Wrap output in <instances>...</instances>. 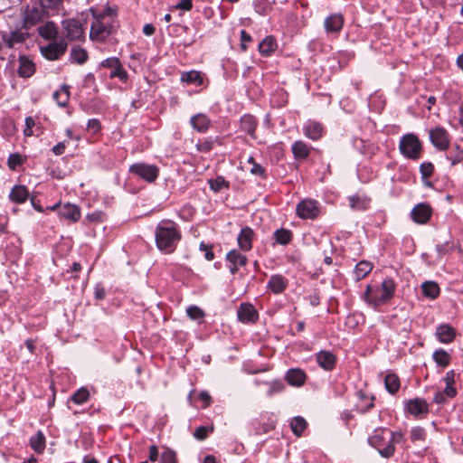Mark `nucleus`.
<instances>
[{
	"instance_id": "obj_9",
	"label": "nucleus",
	"mask_w": 463,
	"mask_h": 463,
	"mask_svg": "<svg viewBox=\"0 0 463 463\" xmlns=\"http://www.w3.org/2000/svg\"><path fill=\"white\" fill-rule=\"evenodd\" d=\"M2 44L8 49H14L24 43L29 38V33L24 29L23 25L20 28L9 32H2L0 33Z\"/></svg>"
},
{
	"instance_id": "obj_34",
	"label": "nucleus",
	"mask_w": 463,
	"mask_h": 463,
	"mask_svg": "<svg viewBox=\"0 0 463 463\" xmlns=\"http://www.w3.org/2000/svg\"><path fill=\"white\" fill-rule=\"evenodd\" d=\"M278 47L276 39L269 35L259 43V52L263 56H269Z\"/></svg>"
},
{
	"instance_id": "obj_3",
	"label": "nucleus",
	"mask_w": 463,
	"mask_h": 463,
	"mask_svg": "<svg viewBox=\"0 0 463 463\" xmlns=\"http://www.w3.org/2000/svg\"><path fill=\"white\" fill-rule=\"evenodd\" d=\"M396 284L391 278L385 279L381 286L368 285L364 294V300L377 308L388 303L394 296Z\"/></svg>"
},
{
	"instance_id": "obj_43",
	"label": "nucleus",
	"mask_w": 463,
	"mask_h": 463,
	"mask_svg": "<svg viewBox=\"0 0 463 463\" xmlns=\"http://www.w3.org/2000/svg\"><path fill=\"white\" fill-rule=\"evenodd\" d=\"M90 399V392L86 387H81L77 390L69 399L75 404L81 405L87 402Z\"/></svg>"
},
{
	"instance_id": "obj_22",
	"label": "nucleus",
	"mask_w": 463,
	"mask_h": 463,
	"mask_svg": "<svg viewBox=\"0 0 463 463\" xmlns=\"http://www.w3.org/2000/svg\"><path fill=\"white\" fill-rule=\"evenodd\" d=\"M285 380L294 387H301L307 380L306 373L300 368H291L287 371Z\"/></svg>"
},
{
	"instance_id": "obj_63",
	"label": "nucleus",
	"mask_w": 463,
	"mask_h": 463,
	"mask_svg": "<svg viewBox=\"0 0 463 463\" xmlns=\"http://www.w3.org/2000/svg\"><path fill=\"white\" fill-rule=\"evenodd\" d=\"M94 296L98 300L104 299L106 297V290L101 284H97L94 288Z\"/></svg>"
},
{
	"instance_id": "obj_4",
	"label": "nucleus",
	"mask_w": 463,
	"mask_h": 463,
	"mask_svg": "<svg viewBox=\"0 0 463 463\" xmlns=\"http://www.w3.org/2000/svg\"><path fill=\"white\" fill-rule=\"evenodd\" d=\"M368 443L376 449L383 458H390L395 453V447L390 439V430L387 428H376L368 438Z\"/></svg>"
},
{
	"instance_id": "obj_56",
	"label": "nucleus",
	"mask_w": 463,
	"mask_h": 463,
	"mask_svg": "<svg viewBox=\"0 0 463 463\" xmlns=\"http://www.w3.org/2000/svg\"><path fill=\"white\" fill-rule=\"evenodd\" d=\"M248 163L252 165L251 168L250 169V174H252L254 175H259V176H261L264 178L266 177L265 169L260 164L256 163L252 156L249 157Z\"/></svg>"
},
{
	"instance_id": "obj_28",
	"label": "nucleus",
	"mask_w": 463,
	"mask_h": 463,
	"mask_svg": "<svg viewBox=\"0 0 463 463\" xmlns=\"http://www.w3.org/2000/svg\"><path fill=\"white\" fill-rule=\"evenodd\" d=\"M252 238H253V231L245 227L241 229L240 234L238 235V244L241 250L244 251H249L252 248Z\"/></svg>"
},
{
	"instance_id": "obj_27",
	"label": "nucleus",
	"mask_w": 463,
	"mask_h": 463,
	"mask_svg": "<svg viewBox=\"0 0 463 463\" xmlns=\"http://www.w3.org/2000/svg\"><path fill=\"white\" fill-rule=\"evenodd\" d=\"M190 123L194 129L201 133L206 132L211 126L210 118L203 113H198L193 116L190 119Z\"/></svg>"
},
{
	"instance_id": "obj_23",
	"label": "nucleus",
	"mask_w": 463,
	"mask_h": 463,
	"mask_svg": "<svg viewBox=\"0 0 463 463\" xmlns=\"http://www.w3.org/2000/svg\"><path fill=\"white\" fill-rule=\"evenodd\" d=\"M317 362L324 370L331 371L336 364V356L330 351L321 349L317 354Z\"/></svg>"
},
{
	"instance_id": "obj_57",
	"label": "nucleus",
	"mask_w": 463,
	"mask_h": 463,
	"mask_svg": "<svg viewBox=\"0 0 463 463\" xmlns=\"http://www.w3.org/2000/svg\"><path fill=\"white\" fill-rule=\"evenodd\" d=\"M36 127L35 120L32 117H27L25 118V128L24 130V134L26 137H32L34 135V131L33 130V128Z\"/></svg>"
},
{
	"instance_id": "obj_45",
	"label": "nucleus",
	"mask_w": 463,
	"mask_h": 463,
	"mask_svg": "<svg viewBox=\"0 0 463 463\" xmlns=\"http://www.w3.org/2000/svg\"><path fill=\"white\" fill-rule=\"evenodd\" d=\"M432 357L436 364L441 367H446L450 363V354L444 349H437L433 353Z\"/></svg>"
},
{
	"instance_id": "obj_24",
	"label": "nucleus",
	"mask_w": 463,
	"mask_h": 463,
	"mask_svg": "<svg viewBox=\"0 0 463 463\" xmlns=\"http://www.w3.org/2000/svg\"><path fill=\"white\" fill-rule=\"evenodd\" d=\"M305 136L312 140H318L324 133L323 125L317 121L308 120L303 127Z\"/></svg>"
},
{
	"instance_id": "obj_21",
	"label": "nucleus",
	"mask_w": 463,
	"mask_h": 463,
	"mask_svg": "<svg viewBox=\"0 0 463 463\" xmlns=\"http://www.w3.org/2000/svg\"><path fill=\"white\" fill-rule=\"evenodd\" d=\"M19 66L17 73L21 78H30L36 71L35 63L25 55H20L18 59Z\"/></svg>"
},
{
	"instance_id": "obj_12",
	"label": "nucleus",
	"mask_w": 463,
	"mask_h": 463,
	"mask_svg": "<svg viewBox=\"0 0 463 463\" xmlns=\"http://www.w3.org/2000/svg\"><path fill=\"white\" fill-rule=\"evenodd\" d=\"M237 317L243 324L254 325L258 322L260 315L251 303L242 302L237 308Z\"/></svg>"
},
{
	"instance_id": "obj_36",
	"label": "nucleus",
	"mask_w": 463,
	"mask_h": 463,
	"mask_svg": "<svg viewBox=\"0 0 463 463\" xmlns=\"http://www.w3.org/2000/svg\"><path fill=\"white\" fill-rule=\"evenodd\" d=\"M181 81L187 84H194L195 86H201L203 83V77L198 71H190L183 72L181 75Z\"/></svg>"
},
{
	"instance_id": "obj_7",
	"label": "nucleus",
	"mask_w": 463,
	"mask_h": 463,
	"mask_svg": "<svg viewBox=\"0 0 463 463\" xmlns=\"http://www.w3.org/2000/svg\"><path fill=\"white\" fill-rule=\"evenodd\" d=\"M49 14L38 4L32 2V5L27 6L24 18H23V27L24 29H30L33 26L43 22Z\"/></svg>"
},
{
	"instance_id": "obj_54",
	"label": "nucleus",
	"mask_w": 463,
	"mask_h": 463,
	"mask_svg": "<svg viewBox=\"0 0 463 463\" xmlns=\"http://www.w3.org/2000/svg\"><path fill=\"white\" fill-rule=\"evenodd\" d=\"M349 202L350 207L354 211H364L367 207V203L359 196H351Z\"/></svg>"
},
{
	"instance_id": "obj_60",
	"label": "nucleus",
	"mask_w": 463,
	"mask_h": 463,
	"mask_svg": "<svg viewBox=\"0 0 463 463\" xmlns=\"http://www.w3.org/2000/svg\"><path fill=\"white\" fill-rule=\"evenodd\" d=\"M390 439L394 447L395 444H402L405 441L404 434L402 431L390 430Z\"/></svg>"
},
{
	"instance_id": "obj_48",
	"label": "nucleus",
	"mask_w": 463,
	"mask_h": 463,
	"mask_svg": "<svg viewBox=\"0 0 463 463\" xmlns=\"http://www.w3.org/2000/svg\"><path fill=\"white\" fill-rule=\"evenodd\" d=\"M41 5L49 14L50 10H57L62 5L63 0H31Z\"/></svg>"
},
{
	"instance_id": "obj_11",
	"label": "nucleus",
	"mask_w": 463,
	"mask_h": 463,
	"mask_svg": "<svg viewBox=\"0 0 463 463\" xmlns=\"http://www.w3.org/2000/svg\"><path fill=\"white\" fill-rule=\"evenodd\" d=\"M269 349H259V351L256 354V357L253 359H250L244 363L243 368L246 372L249 373H258L262 372H267L269 370V366L265 362H259L257 358L263 357L264 359H268L272 355L271 353L266 352Z\"/></svg>"
},
{
	"instance_id": "obj_8",
	"label": "nucleus",
	"mask_w": 463,
	"mask_h": 463,
	"mask_svg": "<svg viewBox=\"0 0 463 463\" xmlns=\"http://www.w3.org/2000/svg\"><path fill=\"white\" fill-rule=\"evenodd\" d=\"M129 173L147 183H154L159 175V167L156 165L139 162L129 166Z\"/></svg>"
},
{
	"instance_id": "obj_26",
	"label": "nucleus",
	"mask_w": 463,
	"mask_h": 463,
	"mask_svg": "<svg viewBox=\"0 0 463 463\" xmlns=\"http://www.w3.org/2000/svg\"><path fill=\"white\" fill-rule=\"evenodd\" d=\"M287 287L288 279L280 274L272 275L268 281V288L274 294L282 293L287 288Z\"/></svg>"
},
{
	"instance_id": "obj_15",
	"label": "nucleus",
	"mask_w": 463,
	"mask_h": 463,
	"mask_svg": "<svg viewBox=\"0 0 463 463\" xmlns=\"http://www.w3.org/2000/svg\"><path fill=\"white\" fill-rule=\"evenodd\" d=\"M431 144L439 150L445 151L449 146V134L442 127L431 128L429 132Z\"/></svg>"
},
{
	"instance_id": "obj_64",
	"label": "nucleus",
	"mask_w": 463,
	"mask_h": 463,
	"mask_svg": "<svg viewBox=\"0 0 463 463\" xmlns=\"http://www.w3.org/2000/svg\"><path fill=\"white\" fill-rule=\"evenodd\" d=\"M158 448L156 445L153 444L149 447V454L148 460L151 462H156L158 459Z\"/></svg>"
},
{
	"instance_id": "obj_29",
	"label": "nucleus",
	"mask_w": 463,
	"mask_h": 463,
	"mask_svg": "<svg viewBox=\"0 0 463 463\" xmlns=\"http://www.w3.org/2000/svg\"><path fill=\"white\" fill-rule=\"evenodd\" d=\"M436 335L442 344H449L456 335L454 328L449 325H441L437 328Z\"/></svg>"
},
{
	"instance_id": "obj_20",
	"label": "nucleus",
	"mask_w": 463,
	"mask_h": 463,
	"mask_svg": "<svg viewBox=\"0 0 463 463\" xmlns=\"http://www.w3.org/2000/svg\"><path fill=\"white\" fill-rule=\"evenodd\" d=\"M345 19L341 14H332L324 21V27L327 33H338L344 26Z\"/></svg>"
},
{
	"instance_id": "obj_18",
	"label": "nucleus",
	"mask_w": 463,
	"mask_h": 463,
	"mask_svg": "<svg viewBox=\"0 0 463 463\" xmlns=\"http://www.w3.org/2000/svg\"><path fill=\"white\" fill-rule=\"evenodd\" d=\"M405 410L415 417L426 415L429 412V404L424 399L415 398L409 400L405 404Z\"/></svg>"
},
{
	"instance_id": "obj_58",
	"label": "nucleus",
	"mask_w": 463,
	"mask_h": 463,
	"mask_svg": "<svg viewBox=\"0 0 463 463\" xmlns=\"http://www.w3.org/2000/svg\"><path fill=\"white\" fill-rule=\"evenodd\" d=\"M199 249L201 251H204V258L207 260H213L214 259V253L213 251L212 245L206 244L203 241H202L200 243Z\"/></svg>"
},
{
	"instance_id": "obj_46",
	"label": "nucleus",
	"mask_w": 463,
	"mask_h": 463,
	"mask_svg": "<svg viewBox=\"0 0 463 463\" xmlns=\"http://www.w3.org/2000/svg\"><path fill=\"white\" fill-rule=\"evenodd\" d=\"M446 159L450 162L451 166H454L463 161V148L458 145L454 146V151H451L446 156Z\"/></svg>"
},
{
	"instance_id": "obj_40",
	"label": "nucleus",
	"mask_w": 463,
	"mask_h": 463,
	"mask_svg": "<svg viewBox=\"0 0 463 463\" xmlns=\"http://www.w3.org/2000/svg\"><path fill=\"white\" fill-rule=\"evenodd\" d=\"M273 237L278 244L288 245L293 238V233L290 230L280 228L274 232Z\"/></svg>"
},
{
	"instance_id": "obj_39",
	"label": "nucleus",
	"mask_w": 463,
	"mask_h": 463,
	"mask_svg": "<svg viewBox=\"0 0 463 463\" xmlns=\"http://www.w3.org/2000/svg\"><path fill=\"white\" fill-rule=\"evenodd\" d=\"M373 269V264L366 260H361L355 266L354 275V279L359 281L367 276Z\"/></svg>"
},
{
	"instance_id": "obj_42",
	"label": "nucleus",
	"mask_w": 463,
	"mask_h": 463,
	"mask_svg": "<svg viewBox=\"0 0 463 463\" xmlns=\"http://www.w3.org/2000/svg\"><path fill=\"white\" fill-rule=\"evenodd\" d=\"M307 427V422L301 416H296V417L292 418V420L290 421L291 430L298 437H300L302 435V433L305 431Z\"/></svg>"
},
{
	"instance_id": "obj_41",
	"label": "nucleus",
	"mask_w": 463,
	"mask_h": 463,
	"mask_svg": "<svg viewBox=\"0 0 463 463\" xmlns=\"http://www.w3.org/2000/svg\"><path fill=\"white\" fill-rule=\"evenodd\" d=\"M422 293L425 297L435 299L439 295V287L434 281H426L421 285Z\"/></svg>"
},
{
	"instance_id": "obj_6",
	"label": "nucleus",
	"mask_w": 463,
	"mask_h": 463,
	"mask_svg": "<svg viewBox=\"0 0 463 463\" xmlns=\"http://www.w3.org/2000/svg\"><path fill=\"white\" fill-rule=\"evenodd\" d=\"M87 18H68L61 22L63 33L70 41L84 38Z\"/></svg>"
},
{
	"instance_id": "obj_49",
	"label": "nucleus",
	"mask_w": 463,
	"mask_h": 463,
	"mask_svg": "<svg viewBox=\"0 0 463 463\" xmlns=\"http://www.w3.org/2000/svg\"><path fill=\"white\" fill-rule=\"evenodd\" d=\"M269 385V390L267 392L268 396H272L276 393L282 392L286 386L281 380H274L269 383H266Z\"/></svg>"
},
{
	"instance_id": "obj_16",
	"label": "nucleus",
	"mask_w": 463,
	"mask_h": 463,
	"mask_svg": "<svg viewBox=\"0 0 463 463\" xmlns=\"http://www.w3.org/2000/svg\"><path fill=\"white\" fill-rule=\"evenodd\" d=\"M52 211H58V214L61 218L69 220L72 222H76L80 218V209L76 204L65 203L61 205L59 203L54 204L50 208Z\"/></svg>"
},
{
	"instance_id": "obj_53",
	"label": "nucleus",
	"mask_w": 463,
	"mask_h": 463,
	"mask_svg": "<svg viewBox=\"0 0 463 463\" xmlns=\"http://www.w3.org/2000/svg\"><path fill=\"white\" fill-rule=\"evenodd\" d=\"M186 314L193 320H201L204 317V312L197 306H190L187 307Z\"/></svg>"
},
{
	"instance_id": "obj_38",
	"label": "nucleus",
	"mask_w": 463,
	"mask_h": 463,
	"mask_svg": "<svg viewBox=\"0 0 463 463\" xmlns=\"http://www.w3.org/2000/svg\"><path fill=\"white\" fill-rule=\"evenodd\" d=\"M30 446L38 454H42L45 449V436L42 430L30 438Z\"/></svg>"
},
{
	"instance_id": "obj_31",
	"label": "nucleus",
	"mask_w": 463,
	"mask_h": 463,
	"mask_svg": "<svg viewBox=\"0 0 463 463\" xmlns=\"http://www.w3.org/2000/svg\"><path fill=\"white\" fill-rule=\"evenodd\" d=\"M357 396L359 398V402L356 404V410L360 413H365L371 409L373 408L374 403V397L373 396H368L365 392L363 391H359L357 392Z\"/></svg>"
},
{
	"instance_id": "obj_32",
	"label": "nucleus",
	"mask_w": 463,
	"mask_h": 463,
	"mask_svg": "<svg viewBox=\"0 0 463 463\" xmlns=\"http://www.w3.org/2000/svg\"><path fill=\"white\" fill-rule=\"evenodd\" d=\"M291 150L296 159L303 160L308 157L311 147L304 141L298 140L293 143Z\"/></svg>"
},
{
	"instance_id": "obj_25",
	"label": "nucleus",
	"mask_w": 463,
	"mask_h": 463,
	"mask_svg": "<svg viewBox=\"0 0 463 463\" xmlns=\"http://www.w3.org/2000/svg\"><path fill=\"white\" fill-rule=\"evenodd\" d=\"M258 126L257 118L250 115L245 114L241 118L240 129L246 132L253 139H256V128Z\"/></svg>"
},
{
	"instance_id": "obj_50",
	"label": "nucleus",
	"mask_w": 463,
	"mask_h": 463,
	"mask_svg": "<svg viewBox=\"0 0 463 463\" xmlns=\"http://www.w3.org/2000/svg\"><path fill=\"white\" fill-rule=\"evenodd\" d=\"M160 463H178L176 452L165 448L160 457Z\"/></svg>"
},
{
	"instance_id": "obj_55",
	"label": "nucleus",
	"mask_w": 463,
	"mask_h": 463,
	"mask_svg": "<svg viewBox=\"0 0 463 463\" xmlns=\"http://www.w3.org/2000/svg\"><path fill=\"white\" fill-rule=\"evenodd\" d=\"M213 431V427L199 426L194 432V437L198 440H203L208 434Z\"/></svg>"
},
{
	"instance_id": "obj_61",
	"label": "nucleus",
	"mask_w": 463,
	"mask_h": 463,
	"mask_svg": "<svg viewBox=\"0 0 463 463\" xmlns=\"http://www.w3.org/2000/svg\"><path fill=\"white\" fill-rule=\"evenodd\" d=\"M197 149L200 151V152H209L213 149V141L212 140H204L203 142H200L197 144Z\"/></svg>"
},
{
	"instance_id": "obj_30",
	"label": "nucleus",
	"mask_w": 463,
	"mask_h": 463,
	"mask_svg": "<svg viewBox=\"0 0 463 463\" xmlns=\"http://www.w3.org/2000/svg\"><path fill=\"white\" fill-rule=\"evenodd\" d=\"M29 196V191L24 185H14L9 194V198L12 202L16 203H24L26 202Z\"/></svg>"
},
{
	"instance_id": "obj_5",
	"label": "nucleus",
	"mask_w": 463,
	"mask_h": 463,
	"mask_svg": "<svg viewBox=\"0 0 463 463\" xmlns=\"http://www.w3.org/2000/svg\"><path fill=\"white\" fill-rule=\"evenodd\" d=\"M399 151L407 159L419 160L423 153V145L414 133L404 134L399 142Z\"/></svg>"
},
{
	"instance_id": "obj_17",
	"label": "nucleus",
	"mask_w": 463,
	"mask_h": 463,
	"mask_svg": "<svg viewBox=\"0 0 463 463\" xmlns=\"http://www.w3.org/2000/svg\"><path fill=\"white\" fill-rule=\"evenodd\" d=\"M432 214V209L430 204L420 203L416 204L411 212V216L413 222L419 224L427 223Z\"/></svg>"
},
{
	"instance_id": "obj_10",
	"label": "nucleus",
	"mask_w": 463,
	"mask_h": 463,
	"mask_svg": "<svg viewBox=\"0 0 463 463\" xmlns=\"http://www.w3.org/2000/svg\"><path fill=\"white\" fill-rule=\"evenodd\" d=\"M67 50V43L64 41H53L46 45L40 46L41 54L49 61L60 59Z\"/></svg>"
},
{
	"instance_id": "obj_47",
	"label": "nucleus",
	"mask_w": 463,
	"mask_h": 463,
	"mask_svg": "<svg viewBox=\"0 0 463 463\" xmlns=\"http://www.w3.org/2000/svg\"><path fill=\"white\" fill-rule=\"evenodd\" d=\"M208 183H209L210 188L215 193L220 192L223 188L230 187V183L228 181H226L225 178L222 175H219L214 179H210L208 181Z\"/></svg>"
},
{
	"instance_id": "obj_59",
	"label": "nucleus",
	"mask_w": 463,
	"mask_h": 463,
	"mask_svg": "<svg viewBox=\"0 0 463 463\" xmlns=\"http://www.w3.org/2000/svg\"><path fill=\"white\" fill-rule=\"evenodd\" d=\"M22 164L23 160L19 154H11L7 159V165L10 169H15L17 165Z\"/></svg>"
},
{
	"instance_id": "obj_52",
	"label": "nucleus",
	"mask_w": 463,
	"mask_h": 463,
	"mask_svg": "<svg viewBox=\"0 0 463 463\" xmlns=\"http://www.w3.org/2000/svg\"><path fill=\"white\" fill-rule=\"evenodd\" d=\"M410 438L412 442L424 440L426 439V431L422 427H413L410 431Z\"/></svg>"
},
{
	"instance_id": "obj_2",
	"label": "nucleus",
	"mask_w": 463,
	"mask_h": 463,
	"mask_svg": "<svg viewBox=\"0 0 463 463\" xmlns=\"http://www.w3.org/2000/svg\"><path fill=\"white\" fill-rule=\"evenodd\" d=\"M182 233L179 225L172 220H162L155 229V241L157 249L165 253H173L179 241Z\"/></svg>"
},
{
	"instance_id": "obj_1",
	"label": "nucleus",
	"mask_w": 463,
	"mask_h": 463,
	"mask_svg": "<svg viewBox=\"0 0 463 463\" xmlns=\"http://www.w3.org/2000/svg\"><path fill=\"white\" fill-rule=\"evenodd\" d=\"M89 12L93 18L90 25V38L100 43L106 42L118 27L115 12L109 6L102 10L92 6L89 9Z\"/></svg>"
},
{
	"instance_id": "obj_14",
	"label": "nucleus",
	"mask_w": 463,
	"mask_h": 463,
	"mask_svg": "<svg viewBox=\"0 0 463 463\" xmlns=\"http://www.w3.org/2000/svg\"><path fill=\"white\" fill-rule=\"evenodd\" d=\"M297 214L301 219H315L319 215V206L316 200L305 199L297 205Z\"/></svg>"
},
{
	"instance_id": "obj_62",
	"label": "nucleus",
	"mask_w": 463,
	"mask_h": 463,
	"mask_svg": "<svg viewBox=\"0 0 463 463\" xmlns=\"http://www.w3.org/2000/svg\"><path fill=\"white\" fill-rule=\"evenodd\" d=\"M175 8L183 11H190L193 8V0H181L176 4Z\"/></svg>"
},
{
	"instance_id": "obj_33",
	"label": "nucleus",
	"mask_w": 463,
	"mask_h": 463,
	"mask_svg": "<svg viewBox=\"0 0 463 463\" xmlns=\"http://www.w3.org/2000/svg\"><path fill=\"white\" fill-rule=\"evenodd\" d=\"M384 386L389 393L395 394L401 387L399 376L392 372H388L384 377Z\"/></svg>"
},
{
	"instance_id": "obj_51",
	"label": "nucleus",
	"mask_w": 463,
	"mask_h": 463,
	"mask_svg": "<svg viewBox=\"0 0 463 463\" xmlns=\"http://www.w3.org/2000/svg\"><path fill=\"white\" fill-rule=\"evenodd\" d=\"M434 172V165L431 162H423L420 165V173L423 181L429 179Z\"/></svg>"
},
{
	"instance_id": "obj_19",
	"label": "nucleus",
	"mask_w": 463,
	"mask_h": 463,
	"mask_svg": "<svg viewBox=\"0 0 463 463\" xmlns=\"http://www.w3.org/2000/svg\"><path fill=\"white\" fill-rule=\"evenodd\" d=\"M226 260L229 262V269L232 274L237 273L241 267L247 264V257L236 250H230L227 253Z\"/></svg>"
},
{
	"instance_id": "obj_35",
	"label": "nucleus",
	"mask_w": 463,
	"mask_h": 463,
	"mask_svg": "<svg viewBox=\"0 0 463 463\" xmlns=\"http://www.w3.org/2000/svg\"><path fill=\"white\" fill-rule=\"evenodd\" d=\"M52 97L59 107L65 108L68 105L70 99L69 86L63 84L59 90H57L53 93Z\"/></svg>"
},
{
	"instance_id": "obj_37",
	"label": "nucleus",
	"mask_w": 463,
	"mask_h": 463,
	"mask_svg": "<svg viewBox=\"0 0 463 463\" xmlns=\"http://www.w3.org/2000/svg\"><path fill=\"white\" fill-rule=\"evenodd\" d=\"M38 33L46 40H54L58 34V30L54 23L47 22L45 24L39 26Z\"/></svg>"
},
{
	"instance_id": "obj_44",
	"label": "nucleus",
	"mask_w": 463,
	"mask_h": 463,
	"mask_svg": "<svg viewBox=\"0 0 463 463\" xmlns=\"http://www.w3.org/2000/svg\"><path fill=\"white\" fill-rule=\"evenodd\" d=\"M88 52L85 49L73 47L71 51L70 59L72 62L84 64L88 60Z\"/></svg>"
},
{
	"instance_id": "obj_13",
	"label": "nucleus",
	"mask_w": 463,
	"mask_h": 463,
	"mask_svg": "<svg viewBox=\"0 0 463 463\" xmlns=\"http://www.w3.org/2000/svg\"><path fill=\"white\" fill-rule=\"evenodd\" d=\"M101 66L110 69L109 78H118L121 82H127L128 79V71L123 68L120 61L117 57H110L101 61Z\"/></svg>"
}]
</instances>
